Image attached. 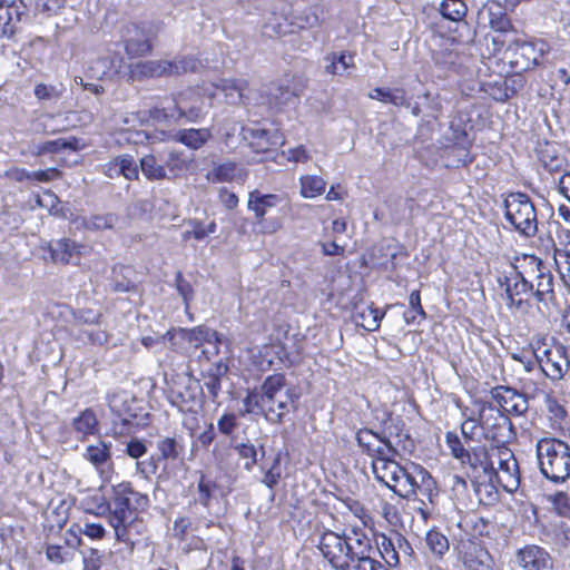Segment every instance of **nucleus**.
I'll return each mask as SVG.
<instances>
[{
	"label": "nucleus",
	"instance_id": "e433bc0d",
	"mask_svg": "<svg viewBox=\"0 0 570 570\" xmlns=\"http://www.w3.org/2000/svg\"><path fill=\"white\" fill-rule=\"evenodd\" d=\"M157 450L159 452L158 460L176 461L184 452L181 438L165 436L157 441Z\"/></svg>",
	"mask_w": 570,
	"mask_h": 570
},
{
	"label": "nucleus",
	"instance_id": "f257e3e1",
	"mask_svg": "<svg viewBox=\"0 0 570 570\" xmlns=\"http://www.w3.org/2000/svg\"><path fill=\"white\" fill-rule=\"evenodd\" d=\"M540 258L534 255L517 257L498 277L499 287L503 291L502 298L507 308L514 314H527L532 307L533 282L529 275L537 269Z\"/></svg>",
	"mask_w": 570,
	"mask_h": 570
},
{
	"label": "nucleus",
	"instance_id": "bb28decb",
	"mask_svg": "<svg viewBox=\"0 0 570 570\" xmlns=\"http://www.w3.org/2000/svg\"><path fill=\"white\" fill-rule=\"evenodd\" d=\"M80 539L73 535V539H60L59 542H48L46 544L47 560L53 564H63L73 560L76 548Z\"/></svg>",
	"mask_w": 570,
	"mask_h": 570
},
{
	"label": "nucleus",
	"instance_id": "c03bdc74",
	"mask_svg": "<svg viewBox=\"0 0 570 570\" xmlns=\"http://www.w3.org/2000/svg\"><path fill=\"white\" fill-rule=\"evenodd\" d=\"M466 6L463 0H442L440 3L441 14L451 21H460L466 14Z\"/></svg>",
	"mask_w": 570,
	"mask_h": 570
},
{
	"label": "nucleus",
	"instance_id": "0e129e2a",
	"mask_svg": "<svg viewBox=\"0 0 570 570\" xmlns=\"http://www.w3.org/2000/svg\"><path fill=\"white\" fill-rule=\"evenodd\" d=\"M353 570H390L376 559V556H368L351 567Z\"/></svg>",
	"mask_w": 570,
	"mask_h": 570
},
{
	"label": "nucleus",
	"instance_id": "9b49d317",
	"mask_svg": "<svg viewBox=\"0 0 570 570\" xmlns=\"http://www.w3.org/2000/svg\"><path fill=\"white\" fill-rule=\"evenodd\" d=\"M460 462L466 466V474L473 484L474 491L480 494L482 489L487 490V480L492 465L488 449L484 445L470 446L464 460Z\"/></svg>",
	"mask_w": 570,
	"mask_h": 570
},
{
	"label": "nucleus",
	"instance_id": "79ce46f5",
	"mask_svg": "<svg viewBox=\"0 0 570 570\" xmlns=\"http://www.w3.org/2000/svg\"><path fill=\"white\" fill-rule=\"evenodd\" d=\"M301 183V195L304 198H315L325 191L326 181L316 175L302 176Z\"/></svg>",
	"mask_w": 570,
	"mask_h": 570
},
{
	"label": "nucleus",
	"instance_id": "58836bf2",
	"mask_svg": "<svg viewBox=\"0 0 570 570\" xmlns=\"http://www.w3.org/2000/svg\"><path fill=\"white\" fill-rule=\"evenodd\" d=\"M98 420L95 412L90 409L83 410L77 417L72 420L73 430L81 439L94 435L98 432Z\"/></svg>",
	"mask_w": 570,
	"mask_h": 570
},
{
	"label": "nucleus",
	"instance_id": "4d7b16f0",
	"mask_svg": "<svg viewBox=\"0 0 570 570\" xmlns=\"http://www.w3.org/2000/svg\"><path fill=\"white\" fill-rule=\"evenodd\" d=\"M217 488L216 483L204 475H202L197 490H198V501L204 505L208 507L209 501L213 497L214 490Z\"/></svg>",
	"mask_w": 570,
	"mask_h": 570
},
{
	"label": "nucleus",
	"instance_id": "a211bd4d",
	"mask_svg": "<svg viewBox=\"0 0 570 570\" xmlns=\"http://www.w3.org/2000/svg\"><path fill=\"white\" fill-rule=\"evenodd\" d=\"M345 539L350 568L368 556H376L377 548L361 529H352L348 533H345Z\"/></svg>",
	"mask_w": 570,
	"mask_h": 570
},
{
	"label": "nucleus",
	"instance_id": "09e8293b",
	"mask_svg": "<svg viewBox=\"0 0 570 570\" xmlns=\"http://www.w3.org/2000/svg\"><path fill=\"white\" fill-rule=\"evenodd\" d=\"M383 436L371 429H361L357 431L355 439L363 451L368 454L381 442Z\"/></svg>",
	"mask_w": 570,
	"mask_h": 570
},
{
	"label": "nucleus",
	"instance_id": "9d476101",
	"mask_svg": "<svg viewBox=\"0 0 570 570\" xmlns=\"http://www.w3.org/2000/svg\"><path fill=\"white\" fill-rule=\"evenodd\" d=\"M214 90L209 97L227 105L248 106L255 104L256 90L249 88L248 82L244 79H222L213 85Z\"/></svg>",
	"mask_w": 570,
	"mask_h": 570
},
{
	"label": "nucleus",
	"instance_id": "bf43d9fd",
	"mask_svg": "<svg viewBox=\"0 0 570 570\" xmlns=\"http://www.w3.org/2000/svg\"><path fill=\"white\" fill-rule=\"evenodd\" d=\"M409 303L411 309L405 313L406 323H411L415 321V314L420 315L421 318H425V312L421 305V297L419 291H413L410 294Z\"/></svg>",
	"mask_w": 570,
	"mask_h": 570
},
{
	"label": "nucleus",
	"instance_id": "864d4df0",
	"mask_svg": "<svg viewBox=\"0 0 570 570\" xmlns=\"http://www.w3.org/2000/svg\"><path fill=\"white\" fill-rule=\"evenodd\" d=\"M210 139L208 129H183L178 132L177 141L185 142H207Z\"/></svg>",
	"mask_w": 570,
	"mask_h": 570
},
{
	"label": "nucleus",
	"instance_id": "2eb2a0df",
	"mask_svg": "<svg viewBox=\"0 0 570 570\" xmlns=\"http://www.w3.org/2000/svg\"><path fill=\"white\" fill-rule=\"evenodd\" d=\"M196 94L193 90L178 94L168 106L156 107L150 110V116L155 120H169L179 119L187 117L190 120L196 119L199 116L200 109L189 104V100L195 97Z\"/></svg>",
	"mask_w": 570,
	"mask_h": 570
},
{
	"label": "nucleus",
	"instance_id": "412c9836",
	"mask_svg": "<svg viewBox=\"0 0 570 570\" xmlns=\"http://www.w3.org/2000/svg\"><path fill=\"white\" fill-rule=\"evenodd\" d=\"M529 279L533 282V297L543 305L554 302L553 276L542 259L537 269L533 268Z\"/></svg>",
	"mask_w": 570,
	"mask_h": 570
},
{
	"label": "nucleus",
	"instance_id": "423d86ee",
	"mask_svg": "<svg viewBox=\"0 0 570 570\" xmlns=\"http://www.w3.org/2000/svg\"><path fill=\"white\" fill-rule=\"evenodd\" d=\"M263 401L265 403V419L272 423H281L284 416L296 409L297 395L286 387L283 374L267 376L263 384Z\"/></svg>",
	"mask_w": 570,
	"mask_h": 570
},
{
	"label": "nucleus",
	"instance_id": "dca6fc26",
	"mask_svg": "<svg viewBox=\"0 0 570 570\" xmlns=\"http://www.w3.org/2000/svg\"><path fill=\"white\" fill-rule=\"evenodd\" d=\"M169 399L180 412L196 413L203 404L202 387L197 381L187 377L183 384L170 390Z\"/></svg>",
	"mask_w": 570,
	"mask_h": 570
},
{
	"label": "nucleus",
	"instance_id": "338daca9",
	"mask_svg": "<svg viewBox=\"0 0 570 570\" xmlns=\"http://www.w3.org/2000/svg\"><path fill=\"white\" fill-rule=\"evenodd\" d=\"M552 503L560 515L570 517V498L563 492L552 495Z\"/></svg>",
	"mask_w": 570,
	"mask_h": 570
},
{
	"label": "nucleus",
	"instance_id": "1a4fd4ad",
	"mask_svg": "<svg viewBox=\"0 0 570 570\" xmlns=\"http://www.w3.org/2000/svg\"><path fill=\"white\" fill-rule=\"evenodd\" d=\"M549 52V45L543 40L517 39L507 49V59L517 72H523L539 66Z\"/></svg>",
	"mask_w": 570,
	"mask_h": 570
},
{
	"label": "nucleus",
	"instance_id": "7ed1b4c3",
	"mask_svg": "<svg viewBox=\"0 0 570 570\" xmlns=\"http://www.w3.org/2000/svg\"><path fill=\"white\" fill-rule=\"evenodd\" d=\"M387 470H382L383 478L379 482L386 485L399 497L406 500L430 499L435 481L431 474L421 465L410 462L405 465H386Z\"/></svg>",
	"mask_w": 570,
	"mask_h": 570
},
{
	"label": "nucleus",
	"instance_id": "39448f33",
	"mask_svg": "<svg viewBox=\"0 0 570 570\" xmlns=\"http://www.w3.org/2000/svg\"><path fill=\"white\" fill-rule=\"evenodd\" d=\"M541 473L554 483L570 476V446L557 439H541L537 444Z\"/></svg>",
	"mask_w": 570,
	"mask_h": 570
},
{
	"label": "nucleus",
	"instance_id": "603ef678",
	"mask_svg": "<svg viewBox=\"0 0 570 570\" xmlns=\"http://www.w3.org/2000/svg\"><path fill=\"white\" fill-rule=\"evenodd\" d=\"M445 443L451 451L454 459L461 461L464 460V455L468 453L470 448L464 441L454 432H448L445 435Z\"/></svg>",
	"mask_w": 570,
	"mask_h": 570
},
{
	"label": "nucleus",
	"instance_id": "69168bd1",
	"mask_svg": "<svg viewBox=\"0 0 570 570\" xmlns=\"http://www.w3.org/2000/svg\"><path fill=\"white\" fill-rule=\"evenodd\" d=\"M222 434L229 435L237 428V417L234 413H225L217 421Z\"/></svg>",
	"mask_w": 570,
	"mask_h": 570
},
{
	"label": "nucleus",
	"instance_id": "cd10ccee",
	"mask_svg": "<svg viewBox=\"0 0 570 570\" xmlns=\"http://www.w3.org/2000/svg\"><path fill=\"white\" fill-rule=\"evenodd\" d=\"M518 560L524 570H549L552 568L550 554L538 546H528L518 552Z\"/></svg>",
	"mask_w": 570,
	"mask_h": 570
},
{
	"label": "nucleus",
	"instance_id": "13d9d810",
	"mask_svg": "<svg viewBox=\"0 0 570 570\" xmlns=\"http://www.w3.org/2000/svg\"><path fill=\"white\" fill-rule=\"evenodd\" d=\"M149 140L150 142H161L166 140V132L159 131L157 135H154L150 130H137L132 135L126 138V142H145Z\"/></svg>",
	"mask_w": 570,
	"mask_h": 570
},
{
	"label": "nucleus",
	"instance_id": "a18cd8bd",
	"mask_svg": "<svg viewBox=\"0 0 570 570\" xmlns=\"http://www.w3.org/2000/svg\"><path fill=\"white\" fill-rule=\"evenodd\" d=\"M374 546L377 548L376 556L379 554L382 559H384L389 567H395L399 564V553L395 549L393 539L383 535L381 542Z\"/></svg>",
	"mask_w": 570,
	"mask_h": 570
},
{
	"label": "nucleus",
	"instance_id": "ddd939ff",
	"mask_svg": "<svg viewBox=\"0 0 570 570\" xmlns=\"http://www.w3.org/2000/svg\"><path fill=\"white\" fill-rule=\"evenodd\" d=\"M453 551L468 570H492L493 568L492 557L475 540L461 539L453 546Z\"/></svg>",
	"mask_w": 570,
	"mask_h": 570
},
{
	"label": "nucleus",
	"instance_id": "72a5a7b5",
	"mask_svg": "<svg viewBox=\"0 0 570 570\" xmlns=\"http://www.w3.org/2000/svg\"><path fill=\"white\" fill-rule=\"evenodd\" d=\"M368 97L391 104L395 107H410V100L406 97L405 90L401 88L391 89L377 87L368 92Z\"/></svg>",
	"mask_w": 570,
	"mask_h": 570
},
{
	"label": "nucleus",
	"instance_id": "6e6d98bb",
	"mask_svg": "<svg viewBox=\"0 0 570 570\" xmlns=\"http://www.w3.org/2000/svg\"><path fill=\"white\" fill-rule=\"evenodd\" d=\"M551 533L556 544L567 547L570 542V525L563 520L551 523Z\"/></svg>",
	"mask_w": 570,
	"mask_h": 570
},
{
	"label": "nucleus",
	"instance_id": "5701e85b",
	"mask_svg": "<svg viewBox=\"0 0 570 570\" xmlns=\"http://www.w3.org/2000/svg\"><path fill=\"white\" fill-rule=\"evenodd\" d=\"M295 96L296 94L287 86L271 85L266 90H256L255 105L264 106L268 110L279 109Z\"/></svg>",
	"mask_w": 570,
	"mask_h": 570
},
{
	"label": "nucleus",
	"instance_id": "b1692460",
	"mask_svg": "<svg viewBox=\"0 0 570 570\" xmlns=\"http://www.w3.org/2000/svg\"><path fill=\"white\" fill-rule=\"evenodd\" d=\"M367 455L373 459L372 470L379 481L383 478L382 470H387L386 465L397 463L394 458L399 455V451L393 446L390 439L384 435L381 442Z\"/></svg>",
	"mask_w": 570,
	"mask_h": 570
},
{
	"label": "nucleus",
	"instance_id": "f704fd0d",
	"mask_svg": "<svg viewBox=\"0 0 570 570\" xmlns=\"http://www.w3.org/2000/svg\"><path fill=\"white\" fill-rule=\"evenodd\" d=\"M384 313L372 306H364L356 308L353 314V320L357 326H362L368 332H374L380 327V322Z\"/></svg>",
	"mask_w": 570,
	"mask_h": 570
},
{
	"label": "nucleus",
	"instance_id": "c756f323",
	"mask_svg": "<svg viewBox=\"0 0 570 570\" xmlns=\"http://www.w3.org/2000/svg\"><path fill=\"white\" fill-rule=\"evenodd\" d=\"M541 166L549 173L561 171L567 165V158L554 145H539L535 149Z\"/></svg>",
	"mask_w": 570,
	"mask_h": 570
},
{
	"label": "nucleus",
	"instance_id": "052dcab7",
	"mask_svg": "<svg viewBox=\"0 0 570 570\" xmlns=\"http://www.w3.org/2000/svg\"><path fill=\"white\" fill-rule=\"evenodd\" d=\"M171 65V75H180L188 71H195L198 66L197 59L194 57H183L175 61H170Z\"/></svg>",
	"mask_w": 570,
	"mask_h": 570
},
{
	"label": "nucleus",
	"instance_id": "393cba45",
	"mask_svg": "<svg viewBox=\"0 0 570 570\" xmlns=\"http://www.w3.org/2000/svg\"><path fill=\"white\" fill-rule=\"evenodd\" d=\"M229 366L223 360L212 363L207 368L202 370L200 376L209 397L216 402L222 391V380L227 375Z\"/></svg>",
	"mask_w": 570,
	"mask_h": 570
},
{
	"label": "nucleus",
	"instance_id": "f8f14e48",
	"mask_svg": "<svg viewBox=\"0 0 570 570\" xmlns=\"http://www.w3.org/2000/svg\"><path fill=\"white\" fill-rule=\"evenodd\" d=\"M317 548L334 570H350L345 533L341 535L331 530L324 531L320 537Z\"/></svg>",
	"mask_w": 570,
	"mask_h": 570
},
{
	"label": "nucleus",
	"instance_id": "c85d7f7f",
	"mask_svg": "<svg viewBox=\"0 0 570 570\" xmlns=\"http://www.w3.org/2000/svg\"><path fill=\"white\" fill-rule=\"evenodd\" d=\"M258 157H253L248 161L262 163L267 160H274L279 165H285L287 161L301 163L307 159V154L302 145L289 148L287 151L282 150L277 153L274 149H264L255 151Z\"/></svg>",
	"mask_w": 570,
	"mask_h": 570
},
{
	"label": "nucleus",
	"instance_id": "473e14b6",
	"mask_svg": "<svg viewBox=\"0 0 570 570\" xmlns=\"http://www.w3.org/2000/svg\"><path fill=\"white\" fill-rule=\"evenodd\" d=\"M233 130H238L237 138L240 141H262V140H277L278 131L276 129L269 130L262 128L258 124H253L252 126H242L235 125Z\"/></svg>",
	"mask_w": 570,
	"mask_h": 570
},
{
	"label": "nucleus",
	"instance_id": "aec40b11",
	"mask_svg": "<svg viewBox=\"0 0 570 570\" xmlns=\"http://www.w3.org/2000/svg\"><path fill=\"white\" fill-rule=\"evenodd\" d=\"M83 458L94 465L101 479L108 480L111 476L114 462L107 443L99 440L95 444H89L83 452Z\"/></svg>",
	"mask_w": 570,
	"mask_h": 570
},
{
	"label": "nucleus",
	"instance_id": "20e7f679",
	"mask_svg": "<svg viewBox=\"0 0 570 570\" xmlns=\"http://www.w3.org/2000/svg\"><path fill=\"white\" fill-rule=\"evenodd\" d=\"M173 347L184 351L188 356H193L202 348L197 355L199 362L202 360L209 361L213 355L219 353L220 338L218 333L205 325L193 328H173L165 335Z\"/></svg>",
	"mask_w": 570,
	"mask_h": 570
},
{
	"label": "nucleus",
	"instance_id": "49530a36",
	"mask_svg": "<svg viewBox=\"0 0 570 570\" xmlns=\"http://www.w3.org/2000/svg\"><path fill=\"white\" fill-rule=\"evenodd\" d=\"M243 404L244 410L242 411V415L254 413L257 410L259 414L265 416V403L263 401L262 386L259 390L249 391L243 400Z\"/></svg>",
	"mask_w": 570,
	"mask_h": 570
},
{
	"label": "nucleus",
	"instance_id": "680f3d73",
	"mask_svg": "<svg viewBox=\"0 0 570 570\" xmlns=\"http://www.w3.org/2000/svg\"><path fill=\"white\" fill-rule=\"evenodd\" d=\"M417 98L422 101L424 117L435 119L440 111V104L438 102L436 98L433 97L430 92H425Z\"/></svg>",
	"mask_w": 570,
	"mask_h": 570
},
{
	"label": "nucleus",
	"instance_id": "de8ad7c7",
	"mask_svg": "<svg viewBox=\"0 0 570 570\" xmlns=\"http://www.w3.org/2000/svg\"><path fill=\"white\" fill-rule=\"evenodd\" d=\"M65 90H66V88L62 83H59V85L38 83L35 87V96L39 100L56 101L63 95Z\"/></svg>",
	"mask_w": 570,
	"mask_h": 570
},
{
	"label": "nucleus",
	"instance_id": "4c0bfd02",
	"mask_svg": "<svg viewBox=\"0 0 570 570\" xmlns=\"http://www.w3.org/2000/svg\"><path fill=\"white\" fill-rule=\"evenodd\" d=\"M426 548L435 559L441 560L450 550V542L438 529H431L425 533L424 538Z\"/></svg>",
	"mask_w": 570,
	"mask_h": 570
},
{
	"label": "nucleus",
	"instance_id": "6e6552de",
	"mask_svg": "<svg viewBox=\"0 0 570 570\" xmlns=\"http://www.w3.org/2000/svg\"><path fill=\"white\" fill-rule=\"evenodd\" d=\"M498 470L491 465L490 473L487 480V492L495 488L497 484L501 485L507 492H514L520 485V471L519 464L514 453L508 446L497 448Z\"/></svg>",
	"mask_w": 570,
	"mask_h": 570
},
{
	"label": "nucleus",
	"instance_id": "6ab92c4d",
	"mask_svg": "<svg viewBox=\"0 0 570 570\" xmlns=\"http://www.w3.org/2000/svg\"><path fill=\"white\" fill-rule=\"evenodd\" d=\"M491 396L509 414L519 416L528 410L527 396L515 389L499 385L491 390Z\"/></svg>",
	"mask_w": 570,
	"mask_h": 570
},
{
	"label": "nucleus",
	"instance_id": "2f4dec72",
	"mask_svg": "<svg viewBox=\"0 0 570 570\" xmlns=\"http://www.w3.org/2000/svg\"><path fill=\"white\" fill-rule=\"evenodd\" d=\"M279 202L277 195L261 194L258 190H254L249 194L247 206L249 210L255 213L256 223L262 224L268 209L275 207Z\"/></svg>",
	"mask_w": 570,
	"mask_h": 570
},
{
	"label": "nucleus",
	"instance_id": "4be33fe9",
	"mask_svg": "<svg viewBox=\"0 0 570 570\" xmlns=\"http://www.w3.org/2000/svg\"><path fill=\"white\" fill-rule=\"evenodd\" d=\"M24 14L26 4L22 0H0V35H13Z\"/></svg>",
	"mask_w": 570,
	"mask_h": 570
},
{
	"label": "nucleus",
	"instance_id": "37998d69",
	"mask_svg": "<svg viewBox=\"0 0 570 570\" xmlns=\"http://www.w3.org/2000/svg\"><path fill=\"white\" fill-rule=\"evenodd\" d=\"M239 176H242L240 169L235 163H224L215 166L214 169L207 174V179L213 183L232 181Z\"/></svg>",
	"mask_w": 570,
	"mask_h": 570
},
{
	"label": "nucleus",
	"instance_id": "ea45409f",
	"mask_svg": "<svg viewBox=\"0 0 570 570\" xmlns=\"http://www.w3.org/2000/svg\"><path fill=\"white\" fill-rule=\"evenodd\" d=\"M442 157L445 167H459L471 161L466 145H443Z\"/></svg>",
	"mask_w": 570,
	"mask_h": 570
},
{
	"label": "nucleus",
	"instance_id": "8fccbe9b",
	"mask_svg": "<svg viewBox=\"0 0 570 570\" xmlns=\"http://www.w3.org/2000/svg\"><path fill=\"white\" fill-rule=\"evenodd\" d=\"M235 450L239 459L244 460V469L252 471L254 465L257 463L258 450L252 443H240L235 446Z\"/></svg>",
	"mask_w": 570,
	"mask_h": 570
},
{
	"label": "nucleus",
	"instance_id": "774afa93",
	"mask_svg": "<svg viewBox=\"0 0 570 570\" xmlns=\"http://www.w3.org/2000/svg\"><path fill=\"white\" fill-rule=\"evenodd\" d=\"M102 564V554L97 549H90L83 556V570H99Z\"/></svg>",
	"mask_w": 570,
	"mask_h": 570
},
{
	"label": "nucleus",
	"instance_id": "5fc2aeb1",
	"mask_svg": "<svg viewBox=\"0 0 570 570\" xmlns=\"http://www.w3.org/2000/svg\"><path fill=\"white\" fill-rule=\"evenodd\" d=\"M141 170L151 179H161L166 177L165 168L157 163L154 156H145L141 159Z\"/></svg>",
	"mask_w": 570,
	"mask_h": 570
},
{
	"label": "nucleus",
	"instance_id": "c9c22d12",
	"mask_svg": "<svg viewBox=\"0 0 570 570\" xmlns=\"http://www.w3.org/2000/svg\"><path fill=\"white\" fill-rule=\"evenodd\" d=\"M553 258L557 269L570 266V229H560L554 244Z\"/></svg>",
	"mask_w": 570,
	"mask_h": 570
},
{
	"label": "nucleus",
	"instance_id": "7c9ffc66",
	"mask_svg": "<svg viewBox=\"0 0 570 570\" xmlns=\"http://www.w3.org/2000/svg\"><path fill=\"white\" fill-rule=\"evenodd\" d=\"M480 14L482 18L487 17L489 26L493 31L507 33L513 29L504 9L497 2L485 4Z\"/></svg>",
	"mask_w": 570,
	"mask_h": 570
},
{
	"label": "nucleus",
	"instance_id": "a19ab883",
	"mask_svg": "<svg viewBox=\"0 0 570 570\" xmlns=\"http://www.w3.org/2000/svg\"><path fill=\"white\" fill-rule=\"evenodd\" d=\"M118 222V216L115 214H96L90 217H82L81 225L89 230H105L112 229Z\"/></svg>",
	"mask_w": 570,
	"mask_h": 570
},
{
	"label": "nucleus",
	"instance_id": "e2e57ef3",
	"mask_svg": "<svg viewBox=\"0 0 570 570\" xmlns=\"http://www.w3.org/2000/svg\"><path fill=\"white\" fill-rule=\"evenodd\" d=\"M57 175V170L48 169V170H37V171H27L24 169L17 171V179L22 180L26 179H35L38 181H49Z\"/></svg>",
	"mask_w": 570,
	"mask_h": 570
},
{
	"label": "nucleus",
	"instance_id": "0eeeda50",
	"mask_svg": "<svg viewBox=\"0 0 570 570\" xmlns=\"http://www.w3.org/2000/svg\"><path fill=\"white\" fill-rule=\"evenodd\" d=\"M507 220L525 237H532L538 232L535 207L527 194L511 193L504 199Z\"/></svg>",
	"mask_w": 570,
	"mask_h": 570
},
{
	"label": "nucleus",
	"instance_id": "4468645a",
	"mask_svg": "<svg viewBox=\"0 0 570 570\" xmlns=\"http://www.w3.org/2000/svg\"><path fill=\"white\" fill-rule=\"evenodd\" d=\"M153 36L150 28L136 23L125 24L120 30L121 42L126 53L131 58L150 53Z\"/></svg>",
	"mask_w": 570,
	"mask_h": 570
},
{
	"label": "nucleus",
	"instance_id": "3c124183",
	"mask_svg": "<svg viewBox=\"0 0 570 570\" xmlns=\"http://www.w3.org/2000/svg\"><path fill=\"white\" fill-rule=\"evenodd\" d=\"M171 65L168 60H150L141 66V73L149 77L171 75Z\"/></svg>",
	"mask_w": 570,
	"mask_h": 570
},
{
	"label": "nucleus",
	"instance_id": "f3484780",
	"mask_svg": "<svg viewBox=\"0 0 570 570\" xmlns=\"http://www.w3.org/2000/svg\"><path fill=\"white\" fill-rule=\"evenodd\" d=\"M535 358L542 372L551 380L562 379L570 367L566 350L561 345L538 350Z\"/></svg>",
	"mask_w": 570,
	"mask_h": 570
},
{
	"label": "nucleus",
	"instance_id": "a878e982",
	"mask_svg": "<svg viewBox=\"0 0 570 570\" xmlns=\"http://www.w3.org/2000/svg\"><path fill=\"white\" fill-rule=\"evenodd\" d=\"M83 246L70 238H59L51 240L47 245L51 262L58 264H69L73 258H79Z\"/></svg>",
	"mask_w": 570,
	"mask_h": 570
},
{
	"label": "nucleus",
	"instance_id": "f03ea898",
	"mask_svg": "<svg viewBox=\"0 0 570 570\" xmlns=\"http://www.w3.org/2000/svg\"><path fill=\"white\" fill-rule=\"evenodd\" d=\"M149 507V498L131 487L129 482H121L111 487V494L106 509L109 511V523L115 530L118 541L128 542L129 529L136 518V512Z\"/></svg>",
	"mask_w": 570,
	"mask_h": 570
}]
</instances>
